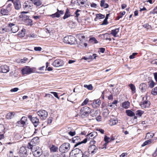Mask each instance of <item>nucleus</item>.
Listing matches in <instances>:
<instances>
[{"instance_id": "8", "label": "nucleus", "mask_w": 157, "mask_h": 157, "mask_svg": "<svg viewBox=\"0 0 157 157\" xmlns=\"http://www.w3.org/2000/svg\"><path fill=\"white\" fill-rule=\"evenodd\" d=\"M37 114L42 120L45 119L48 116L47 112L45 110H41L37 112Z\"/></svg>"}, {"instance_id": "33", "label": "nucleus", "mask_w": 157, "mask_h": 157, "mask_svg": "<svg viewBox=\"0 0 157 157\" xmlns=\"http://www.w3.org/2000/svg\"><path fill=\"white\" fill-rule=\"evenodd\" d=\"M70 16V13L69 10L68 9H67L65 12V14L63 17V19H65Z\"/></svg>"}, {"instance_id": "2", "label": "nucleus", "mask_w": 157, "mask_h": 157, "mask_svg": "<svg viewBox=\"0 0 157 157\" xmlns=\"http://www.w3.org/2000/svg\"><path fill=\"white\" fill-rule=\"evenodd\" d=\"M70 145L69 143H65L63 144L59 147V150L61 153L67 152L70 149Z\"/></svg>"}, {"instance_id": "28", "label": "nucleus", "mask_w": 157, "mask_h": 157, "mask_svg": "<svg viewBox=\"0 0 157 157\" xmlns=\"http://www.w3.org/2000/svg\"><path fill=\"white\" fill-rule=\"evenodd\" d=\"M154 134L151 132H148L146 134V139H147L150 140L152 138L153 136H154Z\"/></svg>"}, {"instance_id": "43", "label": "nucleus", "mask_w": 157, "mask_h": 157, "mask_svg": "<svg viewBox=\"0 0 157 157\" xmlns=\"http://www.w3.org/2000/svg\"><path fill=\"white\" fill-rule=\"evenodd\" d=\"M151 143V140H149L144 142L142 145V147H144L147 145L150 144Z\"/></svg>"}, {"instance_id": "32", "label": "nucleus", "mask_w": 157, "mask_h": 157, "mask_svg": "<svg viewBox=\"0 0 157 157\" xmlns=\"http://www.w3.org/2000/svg\"><path fill=\"white\" fill-rule=\"evenodd\" d=\"M126 113L128 116L132 117L135 116L134 113L129 110H126Z\"/></svg>"}, {"instance_id": "56", "label": "nucleus", "mask_w": 157, "mask_h": 157, "mask_svg": "<svg viewBox=\"0 0 157 157\" xmlns=\"http://www.w3.org/2000/svg\"><path fill=\"white\" fill-rule=\"evenodd\" d=\"M5 129L3 125L2 124H0V132H4Z\"/></svg>"}, {"instance_id": "9", "label": "nucleus", "mask_w": 157, "mask_h": 157, "mask_svg": "<svg viewBox=\"0 0 157 157\" xmlns=\"http://www.w3.org/2000/svg\"><path fill=\"white\" fill-rule=\"evenodd\" d=\"M33 6V3L29 1H26L23 5V8L25 10L31 9Z\"/></svg>"}, {"instance_id": "61", "label": "nucleus", "mask_w": 157, "mask_h": 157, "mask_svg": "<svg viewBox=\"0 0 157 157\" xmlns=\"http://www.w3.org/2000/svg\"><path fill=\"white\" fill-rule=\"evenodd\" d=\"M19 89L18 88H15L12 89L10 90V91L11 92H16Z\"/></svg>"}, {"instance_id": "15", "label": "nucleus", "mask_w": 157, "mask_h": 157, "mask_svg": "<svg viewBox=\"0 0 157 157\" xmlns=\"http://www.w3.org/2000/svg\"><path fill=\"white\" fill-rule=\"evenodd\" d=\"M52 65L55 67H59L62 66L64 65L63 62L60 59L55 60L52 63Z\"/></svg>"}, {"instance_id": "11", "label": "nucleus", "mask_w": 157, "mask_h": 157, "mask_svg": "<svg viewBox=\"0 0 157 157\" xmlns=\"http://www.w3.org/2000/svg\"><path fill=\"white\" fill-rule=\"evenodd\" d=\"M18 154L21 157L26 156L27 155V151L26 148L24 147H20Z\"/></svg>"}, {"instance_id": "19", "label": "nucleus", "mask_w": 157, "mask_h": 157, "mask_svg": "<svg viewBox=\"0 0 157 157\" xmlns=\"http://www.w3.org/2000/svg\"><path fill=\"white\" fill-rule=\"evenodd\" d=\"M150 105V102L148 101H144L140 104L141 107L143 109L148 107Z\"/></svg>"}, {"instance_id": "46", "label": "nucleus", "mask_w": 157, "mask_h": 157, "mask_svg": "<svg viewBox=\"0 0 157 157\" xmlns=\"http://www.w3.org/2000/svg\"><path fill=\"white\" fill-rule=\"evenodd\" d=\"M109 34L107 33H105L103 35V37L105 38L106 40H109V41L111 40V39L110 38H108Z\"/></svg>"}, {"instance_id": "30", "label": "nucleus", "mask_w": 157, "mask_h": 157, "mask_svg": "<svg viewBox=\"0 0 157 157\" xmlns=\"http://www.w3.org/2000/svg\"><path fill=\"white\" fill-rule=\"evenodd\" d=\"M105 1L102 0L101 2L100 5L101 6L105 8H107L109 6V5L107 3H105Z\"/></svg>"}, {"instance_id": "38", "label": "nucleus", "mask_w": 157, "mask_h": 157, "mask_svg": "<svg viewBox=\"0 0 157 157\" xmlns=\"http://www.w3.org/2000/svg\"><path fill=\"white\" fill-rule=\"evenodd\" d=\"M96 17L95 19V20H96V19H101L104 18L105 17V16L101 14H97L96 15Z\"/></svg>"}, {"instance_id": "47", "label": "nucleus", "mask_w": 157, "mask_h": 157, "mask_svg": "<svg viewBox=\"0 0 157 157\" xmlns=\"http://www.w3.org/2000/svg\"><path fill=\"white\" fill-rule=\"evenodd\" d=\"M144 113V112L141 110H138L136 112V114L140 117H141L142 114Z\"/></svg>"}, {"instance_id": "41", "label": "nucleus", "mask_w": 157, "mask_h": 157, "mask_svg": "<svg viewBox=\"0 0 157 157\" xmlns=\"http://www.w3.org/2000/svg\"><path fill=\"white\" fill-rule=\"evenodd\" d=\"M45 97H47V99H53L54 98L53 96L49 94H46Z\"/></svg>"}, {"instance_id": "24", "label": "nucleus", "mask_w": 157, "mask_h": 157, "mask_svg": "<svg viewBox=\"0 0 157 157\" xmlns=\"http://www.w3.org/2000/svg\"><path fill=\"white\" fill-rule=\"evenodd\" d=\"M139 88L141 90L142 92H145L147 89V86L146 84L142 83L140 85Z\"/></svg>"}, {"instance_id": "7", "label": "nucleus", "mask_w": 157, "mask_h": 157, "mask_svg": "<svg viewBox=\"0 0 157 157\" xmlns=\"http://www.w3.org/2000/svg\"><path fill=\"white\" fill-rule=\"evenodd\" d=\"M34 156L38 157L41 155V150L38 147H34L33 149H31Z\"/></svg>"}, {"instance_id": "34", "label": "nucleus", "mask_w": 157, "mask_h": 157, "mask_svg": "<svg viewBox=\"0 0 157 157\" xmlns=\"http://www.w3.org/2000/svg\"><path fill=\"white\" fill-rule=\"evenodd\" d=\"M118 123V121L117 120L111 119L109 121V124L110 125H113L116 124Z\"/></svg>"}, {"instance_id": "45", "label": "nucleus", "mask_w": 157, "mask_h": 157, "mask_svg": "<svg viewBox=\"0 0 157 157\" xmlns=\"http://www.w3.org/2000/svg\"><path fill=\"white\" fill-rule=\"evenodd\" d=\"M12 8V4L11 3L9 4L6 6V9H7L9 12H10Z\"/></svg>"}, {"instance_id": "23", "label": "nucleus", "mask_w": 157, "mask_h": 157, "mask_svg": "<svg viewBox=\"0 0 157 157\" xmlns=\"http://www.w3.org/2000/svg\"><path fill=\"white\" fill-rule=\"evenodd\" d=\"M101 103L100 100L99 99H98L94 101L92 104L94 107H98L99 106Z\"/></svg>"}, {"instance_id": "16", "label": "nucleus", "mask_w": 157, "mask_h": 157, "mask_svg": "<svg viewBox=\"0 0 157 157\" xmlns=\"http://www.w3.org/2000/svg\"><path fill=\"white\" fill-rule=\"evenodd\" d=\"M57 12L53 14L50 15V16L52 18L55 17H59L60 15H62L64 13L63 10H59L58 9H57Z\"/></svg>"}, {"instance_id": "57", "label": "nucleus", "mask_w": 157, "mask_h": 157, "mask_svg": "<svg viewBox=\"0 0 157 157\" xmlns=\"http://www.w3.org/2000/svg\"><path fill=\"white\" fill-rule=\"evenodd\" d=\"M89 100L87 99H86L81 104L82 105H85L88 102Z\"/></svg>"}, {"instance_id": "52", "label": "nucleus", "mask_w": 157, "mask_h": 157, "mask_svg": "<svg viewBox=\"0 0 157 157\" xmlns=\"http://www.w3.org/2000/svg\"><path fill=\"white\" fill-rule=\"evenodd\" d=\"M125 13V11H124L122 13H121L117 17L118 18V19H119L120 18H121L122 17V16L124 15Z\"/></svg>"}, {"instance_id": "22", "label": "nucleus", "mask_w": 157, "mask_h": 157, "mask_svg": "<svg viewBox=\"0 0 157 157\" xmlns=\"http://www.w3.org/2000/svg\"><path fill=\"white\" fill-rule=\"evenodd\" d=\"M50 152H56L58 149V147L55 146L54 145L52 144L49 147Z\"/></svg>"}, {"instance_id": "50", "label": "nucleus", "mask_w": 157, "mask_h": 157, "mask_svg": "<svg viewBox=\"0 0 157 157\" xmlns=\"http://www.w3.org/2000/svg\"><path fill=\"white\" fill-rule=\"evenodd\" d=\"M97 114H96V116H95L96 117H95V119L98 122L100 121H101V117L99 115H97Z\"/></svg>"}, {"instance_id": "62", "label": "nucleus", "mask_w": 157, "mask_h": 157, "mask_svg": "<svg viewBox=\"0 0 157 157\" xmlns=\"http://www.w3.org/2000/svg\"><path fill=\"white\" fill-rule=\"evenodd\" d=\"M96 142L95 141L92 140L90 142V146L94 145V144Z\"/></svg>"}, {"instance_id": "29", "label": "nucleus", "mask_w": 157, "mask_h": 157, "mask_svg": "<svg viewBox=\"0 0 157 157\" xmlns=\"http://www.w3.org/2000/svg\"><path fill=\"white\" fill-rule=\"evenodd\" d=\"M35 5L37 6H40L42 2L40 0H31V1Z\"/></svg>"}, {"instance_id": "10", "label": "nucleus", "mask_w": 157, "mask_h": 157, "mask_svg": "<svg viewBox=\"0 0 157 157\" xmlns=\"http://www.w3.org/2000/svg\"><path fill=\"white\" fill-rule=\"evenodd\" d=\"M67 40L66 42L67 43L71 44H73L76 42V39L74 36H70L68 37H64V40Z\"/></svg>"}, {"instance_id": "5", "label": "nucleus", "mask_w": 157, "mask_h": 157, "mask_svg": "<svg viewBox=\"0 0 157 157\" xmlns=\"http://www.w3.org/2000/svg\"><path fill=\"white\" fill-rule=\"evenodd\" d=\"M79 41L77 43L78 47L82 48L84 46L86 47L87 45V44L86 43V40L85 39V36L81 35L79 36Z\"/></svg>"}, {"instance_id": "37", "label": "nucleus", "mask_w": 157, "mask_h": 157, "mask_svg": "<svg viewBox=\"0 0 157 157\" xmlns=\"http://www.w3.org/2000/svg\"><path fill=\"white\" fill-rule=\"evenodd\" d=\"M129 86L130 87L132 90V92L134 94L135 92L136 88L135 86L132 84H130L129 85Z\"/></svg>"}, {"instance_id": "36", "label": "nucleus", "mask_w": 157, "mask_h": 157, "mask_svg": "<svg viewBox=\"0 0 157 157\" xmlns=\"http://www.w3.org/2000/svg\"><path fill=\"white\" fill-rule=\"evenodd\" d=\"M130 102L128 101L124 102L122 104V107L125 109H127L129 106Z\"/></svg>"}, {"instance_id": "64", "label": "nucleus", "mask_w": 157, "mask_h": 157, "mask_svg": "<svg viewBox=\"0 0 157 157\" xmlns=\"http://www.w3.org/2000/svg\"><path fill=\"white\" fill-rule=\"evenodd\" d=\"M154 75L155 80L157 82V72L154 73Z\"/></svg>"}, {"instance_id": "58", "label": "nucleus", "mask_w": 157, "mask_h": 157, "mask_svg": "<svg viewBox=\"0 0 157 157\" xmlns=\"http://www.w3.org/2000/svg\"><path fill=\"white\" fill-rule=\"evenodd\" d=\"M68 134L71 136H73L75 134V131H70L68 132Z\"/></svg>"}, {"instance_id": "26", "label": "nucleus", "mask_w": 157, "mask_h": 157, "mask_svg": "<svg viewBox=\"0 0 157 157\" xmlns=\"http://www.w3.org/2000/svg\"><path fill=\"white\" fill-rule=\"evenodd\" d=\"M119 28L112 30L111 31V34L114 37H116L117 36V34L119 32Z\"/></svg>"}, {"instance_id": "60", "label": "nucleus", "mask_w": 157, "mask_h": 157, "mask_svg": "<svg viewBox=\"0 0 157 157\" xmlns=\"http://www.w3.org/2000/svg\"><path fill=\"white\" fill-rule=\"evenodd\" d=\"M42 49L40 47H35L34 48V50L36 51H40Z\"/></svg>"}, {"instance_id": "42", "label": "nucleus", "mask_w": 157, "mask_h": 157, "mask_svg": "<svg viewBox=\"0 0 157 157\" xmlns=\"http://www.w3.org/2000/svg\"><path fill=\"white\" fill-rule=\"evenodd\" d=\"M155 84V83L153 80H151L148 82L149 86L151 88H153Z\"/></svg>"}, {"instance_id": "53", "label": "nucleus", "mask_w": 157, "mask_h": 157, "mask_svg": "<svg viewBox=\"0 0 157 157\" xmlns=\"http://www.w3.org/2000/svg\"><path fill=\"white\" fill-rule=\"evenodd\" d=\"M96 57L97 56H96V54H93L92 56L90 55L89 57V59H96Z\"/></svg>"}, {"instance_id": "25", "label": "nucleus", "mask_w": 157, "mask_h": 157, "mask_svg": "<svg viewBox=\"0 0 157 157\" xmlns=\"http://www.w3.org/2000/svg\"><path fill=\"white\" fill-rule=\"evenodd\" d=\"M15 113L14 112H10L8 113L6 116L7 119H10L12 118L14 116Z\"/></svg>"}, {"instance_id": "51", "label": "nucleus", "mask_w": 157, "mask_h": 157, "mask_svg": "<svg viewBox=\"0 0 157 157\" xmlns=\"http://www.w3.org/2000/svg\"><path fill=\"white\" fill-rule=\"evenodd\" d=\"M50 93L53 94L54 96L56 97L58 99H59V97H58V94L57 93L54 92H51Z\"/></svg>"}, {"instance_id": "31", "label": "nucleus", "mask_w": 157, "mask_h": 157, "mask_svg": "<svg viewBox=\"0 0 157 157\" xmlns=\"http://www.w3.org/2000/svg\"><path fill=\"white\" fill-rule=\"evenodd\" d=\"M97 133L96 132H91L90 134H88L87 136L89 137V138H94L96 136H97Z\"/></svg>"}, {"instance_id": "39", "label": "nucleus", "mask_w": 157, "mask_h": 157, "mask_svg": "<svg viewBox=\"0 0 157 157\" xmlns=\"http://www.w3.org/2000/svg\"><path fill=\"white\" fill-rule=\"evenodd\" d=\"M87 137L85 139H84L82 141H81L80 142H78L77 143H76L75 145V147H76L77 146H78V145L81 144L82 143H85L87 142Z\"/></svg>"}, {"instance_id": "49", "label": "nucleus", "mask_w": 157, "mask_h": 157, "mask_svg": "<svg viewBox=\"0 0 157 157\" xmlns=\"http://www.w3.org/2000/svg\"><path fill=\"white\" fill-rule=\"evenodd\" d=\"M151 94L154 95H155L157 94V87H155L152 90Z\"/></svg>"}, {"instance_id": "48", "label": "nucleus", "mask_w": 157, "mask_h": 157, "mask_svg": "<svg viewBox=\"0 0 157 157\" xmlns=\"http://www.w3.org/2000/svg\"><path fill=\"white\" fill-rule=\"evenodd\" d=\"M17 123L18 125H22V126H24L25 124V123L21 119L20 121H18Z\"/></svg>"}, {"instance_id": "55", "label": "nucleus", "mask_w": 157, "mask_h": 157, "mask_svg": "<svg viewBox=\"0 0 157 157\" xmlns=\"http://www.w3.org/2000/svg\"><path fill=\"white\" fill-rule=\"evenodd\" d=\"M137 53H136V52L133 53H132V55H130L129 56V58L130 59H134V56H135L137 55Z\"/></svg>"}, {"instance_id": "14", "label": "nucleus", "mask_w": 157, "mask_h": 157, "mask_svg": "<svg viewBox=\"0 0 157 157\" xmlns=\"http://www.w3.org/2000/svg\"><path fill=\"white\" fill-rule=\"evenodd\" d=\"M8 27L10 29L12 32L13 33H16L19 30L18 26L13 23L9 24Z\"/></svg>"}, {"instance_id": "4", "label": "nucleus", "mask_w": 157, "mask_h": 157, "mask_svg": "<svg viewBox=\"0 0 157 157\" xmlns=\"http://www.w3.org/2000/svg\"><path fill=\"white\" fill-rule=\"evenodd\" d=\"M39 140V138L37 137L33 138L31 141L28 143V147L29 149H33V147H36V145L37 144Z\"/></svg>"}, {"instance_id": "13", "label": "nucleus", "mask_w": 157, "mask_h": 157, "mask_svg": "<svg viewBox=\"0 0 157 157\" xmlns=\"http://www.w3.org/2000/svg\"><path fill=\"white\" fill-rule=\"evenodd\" d=\"M28 13V12L23 11L21 12V14L20 16L21 18H22L23 19L28 21L31 25L32 23V21L31 20L29 19V17L25 14Z\"/></svg>"}, {"instance_id": "17", "label": "nucleus", "mask_w": 157, "mask_h": 157, "mask_svg": "<svg viewBox=\"0 0 157 157\" xmlns=\"http://www.w3.org/2000/svg\"><path fill=\"white\" fill-rule=\"evenodd\" d=\"M10 71L9 67L6 65H2L0 67V72L3 73L8 72Z\"/></svg>"}, {"instance_id": "6", "label": "nucleus", "mask_w": 157, "mask_h": 157, "mask_svg": "<svg viewBox=\"0 0 157 157\" xmlns=\"http://www.w3.org/2000/svg\"><path fill=\"white\" fill-rule=\"evenodd\" d=\"M77 153H75L74 155H70L69 157H88L89 153L88 152H85L83 153L81 151Z\"/></svg>"}, {"instance_id": "21", "label": "nucleus", "mask_w": 157, "mask_h": 157, "mask_svg": "<svg viewBox=\"0 0 157 157\" xmlns=\"http://www.w3.org/2000/svg\"><path fill=\"white\" fill-rule=\"evenodd\" d=\"M31 121L35 127H36L39 123V120L36 117H33L31 119Z\"/></svg>"}, {"instance_id": "12", "label": "nucleus", "mask_w": 157, "mask_h": 157, "mask_svg": "<svg viewBox=\"0 0 157 157\" xmlns=\"http://www.w3.org/2000/svg\"><path fill=\"white\" fill-rule=\"evenodd\" d=\"M21 71L23 74H30L33 72V69L28 66L24 67L22 70Z\"/></svg>"}, {"instance_id": "1", "label": "nucleus", "mask_w": 157, "mask_h": 157, "mask_svg": "<svg viewBox=\"0 0 157 157\" xmlns=\"http://www.w3.org/2000/svg\"><path fill=\"white\" fill-rule=\"evenodd\" d=\"M98 111H96L95 112L91 111V109L87 106H85L82 108L80 110V113L82 117L84 116H88L90 113V115L92 117H95L96 116V114L98 113Z\"/></svg>"}, {"instance_id": "3", "label": "nucleus", "mask_w": 157, "mask_h": 157, "mask_svg": "<svg viewBox=\"0 0 157 157\" xmlns=\"http://www.w3.org/2000/svg\"><path fill=\"white\" fill-rule=\"evenodd\" d=\"M5 140L6 141V144L10 145L11 147L13 148V150L16 147V145L15 144L14 140L11 137H5Z\"/></svg>"}, {"instance_id": "27", "label": "nucleus", "mask_w": 157, "mask_h": 157, "mask_svg": "<svg viewBox=\"0 0 157 157\" xmlns=\"http://www.w3.org/2000/svg\"><path fill=\"white\" fill-rule=\"evenodd\" d=\"M9 12L6 9L2 8L1 10V13L3 15H7Z\"/></svg>"}, {"instance_id": "18", "label": "nucleus", "mask_w": 157, "mask_h": 157, "mask_svg": "<svg viewBox=\"0 0 157 157\" xmlns=\"http://www.w3.org/2000/svg\"><path fill=\"white\" fill-rule=\"evenodd\" d=\"M15 9L16 10H20L21 8V5L20 0H15L13 2Z\"/></svg>"}, {"instance_id": "35", "label": "nucleus", "mask_w": 157, "mask_h": 157, "mask_svg": "<svg viewBox=\"0 0 157 157\" xmlns=\"http://www.w3.org/2000/svg\"><path fill=\"white\" fill-rule=\"evenodd\" d=\"M28 37L29 38V39L31 40H33L35 38H37V35L34 34H30L28 35Z\"/></svg>"}, {"instance_id": "44", "label": "nucleus", "mask_w": 157, "mask_h": 157, "mask_svg": "<svg viewBox=\"0 0 157 157\" xmlns=\"http://www.w3.org/2000/svg\"><path fill=\"white\" fill-rule=\"evenodd\" d=\"M84 87L85 88H87V89L90 90H91L93 89V87L91 84L87 85L85 84L84 85Z\"/></svg>"}, {"instance_id": "40", "label": "nucleus", "mask_w": 157, "mask_h": 157, "mask_svg": "<svg viewBox=\"0 0 157 157\" xmlns=\"http://www.w3.org/2000/svg\"><path fill=\"white\" fill-rule=\"evenodd\" d=\"M104 140L105 142V145L106 146V144H107L110 141V138L108 137L107 136H105L104 137Z\"/></svg>"}, {"instance_id": "63", "label": "nucleus", "mask_w": 157, "mask_h": 157, "mask_svg": "<svg viewBox=\"0 0 157 157\" xmlns=\"http://www.w3.org/2000/svg\"><path fill=\"white\" fill-rule=\"evenodd\" d=\"M127 154L125 153H123L120 155V157H126L127 156Z\"/></svg>"}, {"instance_id": "59", "label": "nucleus", "mask_w": 157, "mask_h": 157, "mask_svg": "<svg viewBox=\"0 0 157 157\" xmlns=\"http://www.w3.org/2000/svg\"><path fill=\"white\" fill-rule=\"evenodd\" d=\"M73 96L72 95H71L69 96L67 98L68 100H69L70 101L73 102V101L74 100V99H72Z\"/></svg>"}, {"instance_id": "54", "label": "nucleus", "mask_w": 157, "mask_h": 157, "mask_svg": "<svg viewBox=\"0 0 157 157\" xmlns=\"http://www.w3.org/2000/svg\"><path fill=\"white\" fill-rule=\"evenodd\" d=\"M81 11L78 10H77L75 13V17H78L80 15V14L78 13L79 12H80Z\"/></svg>"}, {"instance_id": "20", "label": "nucleus", "mask_w": 157, "mask_h": 157, "mask_svg": "<svg viewBox=\"0 0 157 157\" xmlns=\"http://www.w3.org/2000/svg\"><path fill=\"white\" fill-rule=\"evenodd\" d=\"M89 150H90L91 153L94 154L97 152L98 149L95 145L90 146Z\"/></svg>"}]
</instances>
